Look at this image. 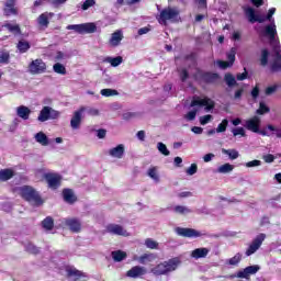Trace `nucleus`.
<instances>
[{
    "label": "nucleus",
    "mask_w": 281,
    "mask_h": 281,
    "mask_svg": "<svg viewBox=\"0 0 281 281\" xmlns=\"http://www.w3.org/2000/svg\"><path fill=\"white\" fill-rule=\"evenodd\" d=\"M16 0H7L4 3V14L5 16H12V14H16Z\"/></svg>",
    "instance_id": "23"
},
{
    "label": "nucleus",
    "mask_w": 281,
    "mask_h": 281,
    "mask_svg": "<svg viewBox=\"0 0 281 281\" xmlns=\"http://www.w3.org/2000/svg\"><path fill=\"white\" fill-rule=\"evenodd\" d=\"M20 194L24 201L32 203V205H43V199L36 190L30 186H23L20 188Z\"/></svg>",
    "instance_id": "4"
},
{
    "label": "nucleus",
    "mask_w": 281,
    "mask_h": 281,
    "mask_svg": "<svg viewBox=\"0 0 281 281\" xmlns=\"http://www.w3.org/2000/svg\"><path fill=\"white\" fill-rule=\"evenodd\" d=\"M69 58V55L68 54H65L63 52H57L56 56H55V60H65Z\"/></svg>",
    "instance_id": "59"
},
{
    "label": "nucleus",
    "mask_w": 281,
    "mask_h": 281,
    "mask_svg": "<svg viewBox=\"0 0 281 281\" xmlns=\"http://www.w3.org/2000/svg\"><path fill=\"white\" fill-rule=\"evenodd\" d=\"M172 211L176 214H181L182 216H186L188 214H192V209L184 206V205H176L173 206Z\"/></svg>",
    "instance_id": "30"
},
{
    "label": "nucleus",
    "mask_w": 281,
    "mask_h": 281,
    "mask_svg": "<svg viewBox=\"0 0 281 281\" xmlns=\"http://www.w3.org/2000/svg\"><path fill=\"white\" fill-rule=\"evenodd\" d=\"M93 5H95V0H86L82 5L81 9L82 10H89V8H93Z\"/></svg>",
    "instance_id": "57"
},
{
    "label": "nucleus",
    "mask_w": 281,
    "mask_h": 281,
    "mask_svg": "<svg viewBox=\"0 0 281 281\" xmlns=\"http://www.w3.org/2000/svg\"><path fill=\"white\" fill-rule=\"evenodd\" d=\"M67 30H74L77 34H93L98 31V26L93 22L82 24H69Z\"/></svg>",
    "instance_id": "6"
},
{
    "label": "nucleus",
    "mask_w": 281,
    "mask_h": 281,
    "mask_svg": "<svg viewBox=\"0 0 281 281\" xmlns=\"http://www.w3.org/2000/svg\"><path fill=\"white\" fill-rule=\"evenodd\" d=\"M243 260V255L236 254L233 258L229 259V265L236 266Z\"/></svg>",
    "instance_id": "58"
},
{
    "label": "nucleus",
    "mask_w": 281,
    "mask_h": 281,
    "mask_svg": "<svg viewBox=\"0 0 281 281\" xmlns=\"http://www.w3.org/2000/svg\"><path fill=\"white\" fill-rule=\"evenodd\" d=\"M207 254H210V249L196 248L191 252V258H195V260H199V258H207Z\"/></svg>",
    "instance_id": "26"
},
{
    "label": "nucleus",
    "mask_w": 281,
    "mask_h": 281,
    "mask_svg": "<svg viewBox=\"0 0 281 281\" xmlns=\"http://www.w3.org/2000/svg\"><path fill=\"white\" fill-rule=\"evenodd\" d=\"M224 82H226L227 87L229 88L236 87L237 85L236 77L229 72L224 76Z\"/></svg>",
    "instance_id": "37"
},
{
    "label": "nucleus",
    "mask_w": 281,
    "mask_h": 281,
    "mask_svg": "<svg viewBox=\"0 0 281 281\" xmlns=\"http://www.w3.org/2000/svg\"><path fill=\"white\" fill-rule=\"evenodd\" d=\"M63 196L66 203H76V195L74 194V191L71 189H65L63 191Z\"/></svg>",
    "instance_id": "29"
},
{
    "label": "nucleus",
    "mask_w": 281,
    "mask_h": 281,
    "mask_svg": "<svg viewBox=\"0 0 281 281\" xmlns=\"http://www.w3.org/2000/svg\"><path fill=\"white\" fill-rule=\"evenodd\" d=\"M32 114V110L25 105H20L16 108V115L21 117V120H30V115Z\"/></svg>",
    "instance_id": "24"
},
{
    "label": "nucleus",
    "mask_w": 281,
    "mask_h": 281,
    "mask_svg": "<svg viewBox=\"0 0 281 281\" xmlns=\"http://www.w3.org/2000/svg\"><path fill=\"white\" fill-rule=\"evenodd\" d=\"M123 58L122 56H117V57H105L103 59V63H109L111 65V67H120V64L123 63Z\"/></svg>",
    "instance_id": "32"
},
{
    "label": "nucleus",
    "mask_w": 281,
    "mask_h": 281,
    "mask_svg": "<svg viewBox=\"0 0 281 281\" xmlns=\"http://www.w3.org/2000/svg\"><path fill=\"white\" fill-rule=\"evenodd\" d=\"M177 21H179V9L168 7L160 11L158 16V23L160 25H168V22L177 23Z\"/></svg>",
    "instance_id": "5"
},
{
    "label": "nucleus",
    "mask_w": 281,
    "mask_h": 281,
    "mask_svg": "<svg viewBox=\"0 0 281 281\" xmlns=\"http://www.w3.org/2000/svg\"><path fill=\"white\" fill-rule=\"evenodd\" d=\"M263 160L266 164H273V161H276V157L271 154H268L263 156Z\"/></svg>",
    "instance_id": "62"
},
{
    "label": "nucleus",
    "mask_w": 281,
    "mask_h": 281,
    "mask_svg": "<svg viewBox=\"0 0 281 281\" xmlns=\"http://www.w3.org/2000/svg\"><path fill=\"white\" fill-rule=\"evenodd\" d=\"M267 238V235L265 233H260L259 235L256 236V238L250 243L248 248L246 249V256H254L260 247H262V243H265V239Z\"/></svg>",
    "instance_id": "8"
},
{
    "label": "nucleus",
    "mask_w": 281,
    "mask_h": 281,
    "mask_svg": "<svg viewBox=\"0 0 281 281\" xmlns=\"http://www.w3.org/2000/svg\"><path fill=\"white\" fill-rule=\"evenodd\" d=\"M44 177L49 188H52L53 190L60 188V181H63V177H60V175L46 173Z\"/></svg>",
    "instance_id": "16"
},
{
    "label": "nucleus",
    "mask_w": 281,
    "mask_h": 281,
    "mask_svg": "<svg viewBox=\"0 0 281 281\" xmlns=\"http://www.w3.org/2000/svg\"><path fill=\"white\" fill-rule=\"evenodd\" d=\"M145 247H147V249H158L159 248V243H157L153 238H147L145 240Z\"/></svg>",
    "instance_id": "43"
},
{
    "label": "nucleus",
    "mask_w": 281,
    "mask_h": 281,
    "mask_svg": "<svg viewBox=\"0 0 281 281\" xmlns=\"http://www.w3.org/2000/svg\"><path fill=\"white\" fill-rule=\"evenodd\" d=\"M123 40H124V33H122V31L117 30L111 34L109 43H110L111 47H119L120 43H122Z\"/></svg>",
    "instance_id": "20"
},
{
    "label": "nucleus",
    "mask_w": 281,
    "mask_h": 281,
    "mask_svg": "<svg viewBox=\"0 0 281 281\" xmlns=\"http://www.w3.org/2000/svg\"><path fill=\"white\" fill-rule=\"evenodd\" d=\"M105 232L112 236H124L125 238L131 236V234H128V232L120 224H108Z\"/></svg>",
    "instance_id": "11"
},
{
    "label": "nucleus",
    "mask_w": 281,
    "mask_h": 281,
    "mask_svg": "<svg viewBox=\"0 0 281 281\" xmlns=\"http://www.w3.org/2000/svg\"><path fill=\"white\" fill-rule=\"evenodd\" d=\"M188 78H190V74H188V70L182 69L180 71V80H181V82H186L188 80Z\"/></svg>",
    "instance_id": "60"
},
{
    "label": "nucleus",
    "mask_w": 281,
    "mask_h": 281,
    "mask_svg": "<svg viewBox=\"0 0 281 281\" xmlns=\"http://www.w3.org/2000/svg\"><path fill=\"white\" fill-rule=\"evenodd\" d=\"M157 149H158L159 153H160L161 155H164L165 157L170 156V150H168V147L166 146V144L159 142V143L157 144Z\"/></svg>",
    "instance_id": "42"
},
{
    "label": "nucleus",
    "mask_w": 281,
    "mask_h": 281,
    "mask_svg": "<svg viewBox=\"0 0 281 281\" xmlns=\"http://www.w3.org/2000/svg\"><path fill=\"white\" fill-rule=\"evenodd\" d=\"M223 155H228L229 159H238V150L236 149H222Z\"/></svg>",
    "instance_id": "44"
},
{
    "label": "nucleus",
    "mask_w": 281,
    "mask_h": 281,
    "mask_svg": "<svg viewBox=\"0 0 281 281\" xmlns=\"http://www.w3.org/2000/svg\"><path fill=\"white\" fill-rule=\"evenodd\" d=\"M119 92L117 90H113V89H102L101 90V95H103L104 98H111L113 95H117Z\"/></svg>",
    "instance_id": "47"
},
{
    "label": "nucleus",
    "mask_w": 281,
    "mask_h": 281,
    "mask_svg": "<svg viewBox=\"0 0 281 281\" xmlns=\"http://www.w3.org/2000/svg\"><path fill=\"white\" fill-rule=\"evenodd\" d=\"M4 27L9 30V32H12L13 34H20L21 33V27H19L18 24L12 25V24H5Z\"/></svg>",
    "instance_id": "52"
},
{
    "label": "nucleus",
    "mask_w": 281,
    "mask_h": 281,
    "mask_svg": "<svg viewBox=\"0 0 281 281\" xmlns=\"http://www.w3.org/2000/svg\"><path fill=\"white\" fill-rule=\"evenodd\" d=\"M234 171V165L226 162L217 168V172L220 175H229V172Z\"/></svg>",
    "instance_id": "33"
},
{
    "label": "nucleus",
    "mask_w": 281,
    "mask_h": 281,
    "mask_svg": "<svg viewBox=\"0 0 281 281\" xmlns=\"http://www.w3.org/2000/svg\"><path fill=\"white\" fill-rule=\"evenodd\" d=\"M244 166L246 168H258V166H262V161L255 159V160L246 162Z\"/></svg>",
    "instance_id": "53"
},
{
    "label": "nucleus",
    "mask_w": 281,
    "mask_h": 281,
    "mask_svg": "<svg viewBox=\"0 0 281 281\" xmlns=\"http://www.w3.org/2000/svg\"><path fill=\"white\" fill-rule=\"evenodd\" d=\"M10 63V53L2 50L0 53V64L1 65H8Z\"/></svg>",
    "instance_id": "45"
},
{
    "label": "nucleus",
    "mask_w": 281,
    "mask_h": 281,
    "mask_svg": "<svg viewBox=\"0 0 281 281\" xmlns=\"http://www.w3.org/2000/svg\"><path fill=\"white\" fill-rule=\"evenodd\" d=\"M67 273L70 278H75L74 281H78L79 278H82V272L80 270H77L76 268H69L67 270Z\"/></svg>",
    "instance_id": "39"
},
{
    "label": "nucleus",
    "mask_w": 281,
    "mask_h": 281,
    "mask_svg": "<svg viewBox=\"0 0 281 281\" xmlns=\"http://www.w3.org/2000/svg\"><path fill=\"white\" fill-rule=\"evenodd\" d=\"M206 82H216L218 80V74L209 72L204 76Z\"/></svg>",
    "instance_id": "54"
},
{
    "label": "nucleus",
    "mask_w": 281,
    "mask_h": 281,
    "mask_svg": "<svg viewBox=\"0 0 281 281\" xmlns=\"http://www.w3.org/2000/svg\"><path fill=\"white\" fill-rule=\"evenodd\" d=\"M112 258L114 262H122L126 258V252L122 250L112 251Z\"/></svg>",
    "instance_id": "36"
},
{
    "label": "nucleus",
    "mask_w": 281,
    "mask_h": 281,
    "mask_svg": "<svg viewBox=\"0 0 281 281\" xmlns=\"http://www.w3.org/2000/svg\"><path fill=\"white\" fill-rule=\"evenodd\" d=\"M30 47H31L30 42L25 40H20L16 44V49L20 54H26Z\"/></svg>",
    "instance_id": "28"
},
{
    "label": "nucleus",
    "mask_w": 281,
    "mask_h": 281,
    "mask_svg": "<svg viewBox=\"0 0 281 281\" xmlns=\"http://www.w3.org/2000/svg\"><path fill=\"white\" fill-rule=\"evenodd\" d=\"M54 16L52 12H44L37 18V23L41 27H48L49 26V19Z\"/></svg>",
    "instance_id": "22"
},
{
    "label": "nucleus",
    "mask_w": 281,
    "mask_h": 281,
    "mask_svg": "<svg viewBox=\"0 0 281 281\" xmlns=\"http://www.w3.org/2000/svg\"><path fill=\"white\" fill-rule=\"evenodd\" d=\"M180 199H188L189 196H192V192L190 191H182L178 194Z\"/></svg>",
    "instance_id": "63"
},
{
    "label": "nucleus",
    "mask_w": 281,
    "mask_h": 281,
    "mask_svg": "<svg viewBox=\"0 0 281 281\" xmlns=\"http://www.w3.org/2000/svg\"><path fill=\"white\" fill-rule=\"evenodd\" d=\"M147 176L156 183H159V172H157V167L149 168L147 170Z\"/></svg>",
    "instance_id": "35"
},
{
    "label": "nucleus",
    "mask_w": 281,
    "mask_h": 281,
    "mask_svg": "<svg viewBox=\"0 0 281 281\" xmlns=\"http://www.w3.org/2000/svg\"><path fill=\"white\" fill-rule=\"evenodd\" d=\"M276 91H278V86H270L266 89V95H272Z\"/></svg>",
    "instance_id": "61"
},
{
    "label": "nucleus",
    "mask_w": 281,
    "mask_h": 281,
    "mask_svg": "<svg viewBox=\"0 0 281 281\" xmlns=\"http://www.w3.org/2000/svg\"><path fill=\"white\" fill-rule=\"evenodd\" d=\"M125 150L126 149L124 147V144H120L116 147L109 149L108 154L114 159H122L124 157Z\"/></svg>",
    "instance_id": "19"
},
{
    "label": "nucleus",
    "mask_w": 281,
    "mask_h": 281,
    "mask_svg": "<svg viewBox=\"0 0 281 281\" xmlns=\"http://www.w3.org/2000/svg\"><path fill=\"white\" fill-rule=\"evenodd\" d=\"M261 120L259 119V116H252L251 119H248L245 121V128H247V131H250L251 133H260V124H261Z\"/></svg>",
    "instance_id": "14"
},
{
    "label": "nucleus",
    "mask_w": 281,
    "mask_h": 281,
    "mask_svg": "<svg viewBox=\"0 0 281 281\" xmlns=\"http://www.w3.org/2000/svg\"><path fill=\"white\" fill-rule=\"evenodd\" d=\"M25 250L29 251V254H40L41 248L36 247L34 244L32 243H27L25 245Z\"/></svg>",
    "instance_id": "46"
},
{
    "label": "nucleus",
    "mask_w": 281,
    "mask_h": 281,
    "mask_svg": "<svg viewBox=\"0 0 281 281\" xmlns=\"http://www.w3.org/2000/svg\"><path fill=\"white\" fill-rule=\"evenodd\" d=\"M212 120H214V116H212V114H206L200 117V124L202 126H205V124H210V122H212Z\"/></svg>",
    "instance_id": "51"
},
{
    "label": "nucleus",
    "mask_w": 281,
    "mask_h": 281,
    "mask_svg": "<svg viewBox=\"0 0 281 281\" xmlns=\"http://www.w3.org/2000/svg\"><path fill=\"white\" fill-rule=\"evenodd\" d=\"M14 177V170L12 169H1L0 170V181H10Z\"/></svg>",
    "instance_id": "31"
},
{
    "label": "nucleus",
    "mask_w": 281,
    "mask_h": 281,
    "mask_svg": "<svg viewBox=\"0 0 281 281\" xmlns=\"http://www.w3.org/2000/svg\"><path fill=\"white\" fill-rule=\"evenodd\" d=\"M232 133L234 137H238V135H240V137H245L247 135L245 133V127H235L232 130Z\"/></svg>",
    "instance_id": "50"
},
{
    "label": "nucleus",
    "mask_w": 281,
    "mask_h": 281,
    "mask_svg": "<svg viewBox=\"0 0 281 281\" xmlns=\"http://www.w3.org/2000/svg\"><path fill=\"white\" fill-rule=\"evenodd\" d=\"M260 271V266H248L244 270H240L237 276L233 274L231 278H244L245 280H249L250 276H256L257 272Z\"/></svg>",
    "instance_id": "12"
},
{
    "label": "nucleus",
    "mask_w": 281,
    "mask_h": 281,
    "mask_svg": "<svg viewBox=\"0 0 281 281\" xmlns=\"http://www.w3.org/2000/svg\"><path fill=\"white\" fill-rule=\"evenodd\" d=\"M85 111L88 113V115H91L92 117H97L98 115H100V110L95 108H86Z\"/></svg>",
    "instance_id": "56"
},
{
    "label": "nucleus",
    "mask_w": 281,
    "mask_h": 281,
    "mask_svg": "<svg viewBox=\"0 0 281 281\" xmlns=\"http://www.w3.org/2000/svg\"><path fill=\"white\" fill-rule=\"evenodd\" d=\"M228 61L217 60V67L220 69H227L234 65V60H236V48H232L229 53H227Z\"/></svg>",
    "instance_id": "17"
},
{
    "label": "nucleus",
    "mask_w": 281,
    "mask_h": 281,
    "mask_svg": "<svg viewBox=\"0 0 281 281\" xmlns=\"http://www.w3.org/2000/svg\"><path fill=\"white\" fill-rule=\"evenodd\" d=\"M157 259V256L155 254H144L143 256L137 258V261L139 265H148V262H154V260Z\"/></svg>",
    "instance_id": "27"
},
{
    "label": "nucleus",
    "mask_w": 281,
    "mask_h": 281,
    "mask_svg": "<svg viewBox=\"0 0 281 281\" xmlns=\"http://www.w3.org/2000/svg\"><path fill=\"white\" fill-rule=\"evenodd\" d=\"M60 112L52 106H44L37 116L38 122H48V120H58Z\"/></svg>",
    "instance_id": "7"
},
{
    "label": "nucleus",
    "mask_w": 281,
    "mask_h": 281,
    "mask_svg": "<svg viewBox=\"0 0 281 281\" xmlns=\"http://www.w3.org/2000/svg\"><path fill=\"white\" fill-rule=\"evenodd\" d=\"M29 71L33 76H38V74H45L47 71V65L43 59L32 60L29 65Z\"/></svg>",
    "instance_id": "10"
},
{
    "label": "nucleus",
    "mask_w": 281,
    "mask_h": 281,
    "mask_svg": "<svg viewBox=\"0 0 281 281\" xmlns=\"http://www.w3.org/2000/svg\"><path fill=\"white\" fill-rule=\"evenodd\" d=\"M227 126H229V121L224 119L216 127V133H225L227 131Z\"/></svg>",
    "instance_id": "41"
},
{
    "label": "nucleus",
    "mask_w": 281,
    "mask_h": 281,
    "mask_svg": "<svg viewBox=\"0 0 281 281\" xmlns=\"http://www.w3.org/2000/svg\"><path fill=\"white\" fill-rule=\"evenodd\" d=\"M180 263L181 261L177 258L169 259L154 267L151 272L154 276H167V273H171V271H177V267H179Z\"/></svg>",
    "instance_id": "3"
},
{
    "label": "nucleus",
    "mask_w": 281,
    "mask_h": 281,
    "mask_svg": "<svg viewBox=\"0 0 281 281\" xmlns=\"http://www.w3.org/2000/svg\"><path fill=\"white\" fill-rule=\"evenodd\" d=\"M196 113H199V110H191L184 115V119L188 120V122H192L196 120Z\"/></svg>",
    "instance_id": "49"
},
{
    "label": "nucleus",
    "mask_w": 281,
    "mask_h": 281,
    "mask_svg": "<svg viewBox=\"0 0 281 281\" xmlns=\"http://www.w3.org/2000/svg\"><path fill=\"white\" fill-rule=\"evenodd\" d=\"M244 12L249 23H265V21H270L273 23V21H276L273 19V14H276V8L269 9L266 16L256 14V10L251 7H244Z\"/></svg>",
    "instance_id": "2"
},
{
    "label": "nucleus",
    "mask_w": 281,
    "mask_h": 281,
    "mask_svg": "<svg viewBox=\"0 0 281 281\" xmlns=\"http://www.w3.org/2000/svg\"><path fill=\"white\" fill-rule=\"evenodd\" d=\"M53 71H55V74H59L60 76H65L67 74V68H65L63 64L56 63L53 66Z\"/></svg>",
    "instance_id": "40"
},
{
    "label": "nucleus",
    "mask_w": 281,
    "mask_h": 281,
    "mask_svg": "<svg viewBox=\"0 0 281 281\" xmlns=\"http://www.w3.org/2000/svg\"><path fill=\"white\" fill-rule=\"evenodd\" d=\"M199 170V167L196 166V164H192L187 170V175H189V177H192L193 175H196V171Z\"/></svg>",
    "instance_id": "55"
},
{
    "label": "nucleus",
    "mask_w": 281,
    "mask_h": 281,
    "mask_svg": "<svg viewBox=\"0 0 281 281\" xmlns=\"http://www.w3.org/2000/svg\"><path fill=\"white\" fill-rule=\"evenodd\" d=\"M126 276L127 278H133V279L142 278V276H146V268L140 266H135L126 272Z\"/></svg>",
    "instance_id": "18"
},
{
    "label": "nucleus",
    "mask_w": 281,
    "mask_h": 281,
    "mask_svg": "<svg viewBox=\"0 0 281 281\" xmlns=\"http://www.w3.org/2000/svg\"><path fill=\"white\" fill-rule=\"evenodd\" d=\"M260 36H266L269 38L270 45H272V55H271V69L272 71L281 70V46L280 42L276 40L278 36V29L276 26V21L266 25L263 30L260 31Z\"/></svg>",
    "instance_id": "1"
},
{
    "label": "nucleus",
    "mask_w": 281,
    "mask_h": 281,
    "mask_svg": "<svg viewBox=\"0 0 281 281\" xmlns=\"http://www.w3.org/2000/svg\"><path fill=\"white\" fill-rule=\"evenodd\" d=\"M236 78H237V80H239V81L247 80V70H245V71L241 72V74H240V72L237 74Z\"/></svg>",
    "instance_id": "64"
},
{
    "label": "nucleus",
    "mask_w": 281,
    "mask_h": 281,
    "mask_svg": "<svg viewBox=\"0 0 281 281\" xmlns=\"http://www.w3.org/2000/svg\"><path fill=\"white\" fill-rule=\"evenodd\" d=\"M270 109L265 104V102L259 103V109L256 111L257 115H265V113H269Z\"/></svg>",
    "instance_id": "48"
},
{
    "label": "nucleus",
    "mask_w": 281,
    "mask_h": 281,
    "mask_svg": "<svg viewBox=\"0 0 281 281\" xmlns=\"http://www.w3.org/2000/svg\"><path fill=\"white\" fill-rule=\"evenodd\" d=\"M176 234L178 236H182L183 238H201V236H203L201 232L194 228H183V227H177Z\"/></svg>",
    "instance_id": "13"
},
{
    "label": "nucleus",
    "mask_w": 281,
    "mask_h": 281,
    "mask_svg": "<svg viewBox=\"0 0 281 281\" xmlns=\"http://www.w3.org/2000/svg\"><path fill=\"white\" fill-rule=\"evenodd\" d=\"M215 104L216 103L214 102V100H212L207 97H204V98L195 97L191 101L190 106H205L204 111H206V113H210V111H212V109H214Z\"/></svg>",
    "instance_id": "9"
},
{
    "label": "nucleus",
    "mask_w": 281,
    "mask_h": 281,
    "mask_svg": "<svg viewBox=\"0 0 281 281\" xmlns=\"http://www.w3.org/2000/svg\"><path fill=\"white\" fill-rule=\"evenodd\" d=\"M65 224L67 225V227H69L70 232H75V233L80 232L82 227V224L78 218H67L65 220Z\"/></svg>",
    "instance_id": "21"
},
{
    "label": "nucleus",
    "mask_w": 281,
    "mask_h": 281,
    "mask_svg": "<svg viewBox=\"0 0 281 281\" xmlns=\"http://www.w3.org/2000/svg\"><path fill=\"white\" fill-rule=\"evenodd\" d=\"M87 111L86 106H81L79 110H77L72 119L70 120V126L74 128V131H77V128H80V124H82V113Z\"/></svg>",
    "instance_id": "15"
},
{
    "label": "nucleus",
    "mask_w": 281,
    "mask_h": 281,
    "mask_svg": "<svg viewBox=\"0 0 281 281\" xmlns=\"http://www.w3.org/2000/svg\"><path fill=\"white\" fill-rule=\"evenodd\" d=\"M268 64H269V50L267 48H263L261 50L260 65L261 67H267Z\"/></svg>",
    "instance_id": "38"
},
{
    "label": "nucleus",
    "mask_w": 281,
    "mask_h": 281,
    "mask_svg": "<svg viewBox=\"0 0 281 281\" xmlns=\"http://www.w3.org/2000/svg\"><path fill=\"white\" fill-rule=\"evenodd\" d=\"M34 138L37 144H41V146H49V144H52V140H49L47 135L43 132L36 133Z\"/></svg>",
    "instance_id": "25"
},
{
    "label": "nucleus",
    "mask_w": 281,
    "mask_h": 281,
    "mask_svg": "<svg viewBox=\"0 0 281 281\" xmlns=\"http://www.w3.org/2000/svg\"><path fill=\"white\" fill-rule=\"evenodd\" d=\"M42 227L47 232H52V229H54V218H52V216H47L42 221Z\"/></svg>",
    "instance_id": "34"
}]
</instances>
